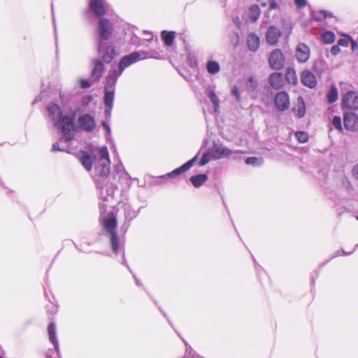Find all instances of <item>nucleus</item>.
<instances>
[{
  "label": "nucleus",
  "instance_id": "49530a36",
  "mask_svg": "<svg viewBox=\"0 0 358 358\" xmlns=\"http://www.w3.org/2000/svg\"><path fill=\"white\" fill-rule=\"evenodd\" d=\"M278 7V4L277 2V0H271L270 4H269V9L273 10L275 9Z\"/></svg>",
  "mask_w": 358,
  "mask_h": 358
},
{
  "label": "nucleus",
  "instance_id": "c03bdc74",
  "mask_svg": "<svg viewBox=\"0 0 358 358\" xmlns=\"http://www.w3.org/2000/svg\"><path fill=\"white\" fill-rule=\"evenodd\" d=\"M352 174L355 178L358 180V164L352 168Z\"/></svg>",
  "mask_w": 358,
  "mask_h": 358
},
{
  "label": "nucleus",
  "instance_id": "a878e982",
  "mask_svg": "<svg viewBox=\"0 0 358 358\" xmlns=\"http://www.w3.org/2000/svg\"><path fill=\"white\" fill-rule=\"evenodd\" d=\"M327 101L329 103L336 102L338 99V90L335 85H331L327 93Z\"/></svg>",
  "mask_w": 358,
  "mask_h": 358
},
{
  "label": "nucleus",
  "instance_id": "5701e85b",
  "mask_svg": "<svg viewBox=\"0 0 358 358\" xmlns=\"http://www.w3.org/2000/svg\"><path fill=\"white\" fill-rule=\"evenodd\" d=\"M207 180L208 176L206 174H199L190 178V181L196 188L201 187L205 182L207 181Z\"/></svg>",
  "mask_w": 358,
  "mask_h": 358
},
{
  "label": "nucleus",
  "instance_id": "1a4fd4ad",
  "mask_svg": "<svg viewBox=\"0 0 358 358\" xmlns=\"http://www.w3.org/2000/svg\"><path fill=\"white\" fill-rule=\"evenodd\" d=\"M344 126L350 131L358 130V115L354 113H348L344 115Z\"/></svg>",
  "mask_w": 358,
  "mask_h": 358
},
{
  "label": "nucleus",
  "instance_id": "79ce46f5",
  "mask_svg": "<svg viewBox=\"0 0 358 358\" xmlns=\"http://www.w3.org/2000/svg\"><path fill=\"white\" fill-rule=\"evenodd\" d=\"M350 41L348 38H341L338 41V45L347 47L348 46Z\"/></svg>",
  "mask_w": 358,
  "mask_h": 358
},
{
  "label": "nucleus",
  "instance_id": "09e8293b",
  "mask_svg": "<svg viewBox=\"0 0 358 358\" xmlns=\"http://www.w3.org/2000/svg\"><path fill=\"white\" fill-rule=\"evenodd\" d=\"M102 126L106 129V131L108 134H110L111 132L110 127H109V125L108 124H106V122H102Z\"/></svg>",
  "mask_w": 358,
  "mask_h": 358
},
{
  "label": "nucleus",
  "instance_id": "f3484780",
  "mask_svg": "<svg viewBox=\"0 0 358 358\" xmlns=\"http://www.w3.org/2000/svg\"><path fill=\"white\" fill-rule=\"evenodd\" d=\"M104 92L105 113L106 115L110 116L113 106L114 91L107 90V91H104Z\"/></svg>",
  "mask_w": 358,
  "mask_h": 358
},
{
  "label": "nucleus",
  "instance_id": "c85d7f7f",
  "mask_svg": "<svg viewBox=\"0 0 358 358\" xmlns=\"http://www.w3.org/2000/svg\"><path fill=\"white\" fill-rule=\"evenodd\" d=\"M335 34L330 31L324 32L322 35V41L324 43L331 44L335 41Z\"/></svg>",
  "mask_w": 358,
  "mask_h": 358
},
{
  "label": "nucleus",
  "instance_id": "20e7f679",
  "mask_svg": "<svg viewBox=\"0 0 358 358\" xmlns=\"http://www.w3.org/2000/svg\"><path fill=\"white\" fill-rule=\"evenodd\" d=\"M103 227L110 238V246L115 253L120 249L119 236L117 232V220L113 213H110L103 220Z\"/></svg>",
  "mask_w": 358,
  "mask_h": 358
},
{
  "label": "nucleus",
  "instance_id": "6e6552de",
  "mask_svg": "<svg viewBox=\"0 0 358 358\" xmlns=\"http://www.w3.org/2000/svg\"><path fill=\"white\" fill-rule=\"evenodd\" d=\"M140 60L141 57L138 52H134L128 55L124 56L120 62L118 70L121 71L122 73L123 71L127 67Z\"/></svg>",
  "mask_w": 358,
  "mask_h": 358
},
{
  "label": "nucleus",
  "instance_id": "2eb2a0df",
  "mask_svg": "<svg viewBox=\"0 0 358 358\" xmlns=\"http://www.w3.org/2000/svg\"><path fill=\"white\" fill-rule=\"evenodd\" d=\"M302 83L309 87L314 88L317 85V79L313 73L309 70H304L301 74Z\"/></svg>",
  "mask_w": 358,
  "mask_h": 358
},
{
  "label": "nucleus",
  "instance_id": "7c9ffc66",
  "mask_svg": "<svg viewBox=\"0 0 358 358\" xmlns=\"http://www.w3.org/2000/svg\"><path fill=\"white\" fill-rule=\"evenodd\" d=\"M257 80L254 77H250L246 83L247 90L253 92L257 88Z\"/></svg>",
  "mask_w": 358,
  "mask_h": 358
},
{
  "label": "nucleus",
  "instance_id": "4d7b16f0",
  "mask_svg": "<svg viewBox=\"0 0 358 358\" xmlns=\"http://www.w3.org/2000/svg\"><path fill=\"white\" fill-rule=\"evenodd\" d=\"M357 220H358V217H357Z\"/></svg>",
  "mask_w": 358,
  "mask_h": 358
},
{
  "label": "nucleus",
  "instance_id": "f704fd0d",
  "mask_svg": "<svg viewBox=\"0 0 358 358\" xmlns=\"http://www.w3.org/2000/svg\"><path fill=\"white\" fill-rule=\"evenodd\" d=\"M212 157L213 155L211 152H208L203 153L199 162V165L204 166L211 160Z\"/></svg>",
  "mask_w": 358,
  "mask_h": 358
},
{
  "label": "nucleus",
  "instance_id": "f03ea898",
  "mask_svg": "<svg viewBox=\"0 0 358 358\" xmlns=\"http://www.w3.org/2000/svg\"><path fill=\"white\" fill-rule=\"evenodd\" d=\"M98 31L100 38L98 47L99 55L106 63H109L115 55L113 45L108 41L113 32L110 22L106 18H101L99 21Z\"/></svg>",
  "mask_w": 358,
  "mask_h": 358
},
{
  "label": "nucleus",
  "instance_id": "2f4dec72",
  "mask_svg": "<svg viewBox=\"0 0 358 358\" xmlns=\"http://www.w3.org/2000/svg\"><path fill=\"white\" fill-rule=\"evenodd\" d=\"M215 152L217 155V158L227 157L231 155V150L224 148H216Z\"/></svg>",
  "mask_w": 358,
  "mask_h": 358
},
{
  "label": "nucleus",
  "instance_id": "a18cd8bd",
  "mask_svg": "<svg viewBox=\"0 0 358 358\" xmlns=\"http://www.w3.org/2000/svg\"><path fill=\"white\" fill-rule=\"evenodd\" d=\"M294 1L299 8H303L306 4V0H294Z\"/></svg>",
  "mask_w": 358,
  "mask_h": 358
},
{
  "label": "nucleus",
  "instance_id": "a19ab883",
  "mask_svg": "<svg viewBox=\"0 0 358 358\" xmlns=\"http://www.w3.org/2000/svg\"><path fill=\"white\" fill-rule=\"evenodd\" d=\"M283 29H284V33L287 35V36H288L292 31V26L289 22L285 23Z\"/></svg>",
  "mask_w": 358,
  "mask_h": 358
},
{
  "label": "nucleus",
  "instance_id": "ea45409f",
  "mask_svg": "<svg viewBox=\"0 0 358 358\" xmlns=\"http://www.w3.org/2000/svg\"><path fill=\"white\" fill-rule=\"evenodd\" d=\"M232 94L236 97V101H241V94L238 87L234 86L232 90Z\"/></svg>",
  "mask_w": 358,
  "mask_h": 358
},
{
  "label": "nucleus",
  "instance_id": "72a5a7b5",
  "mask_svg": "<svg viewBox=\"0 0 358 358\" xmlns=\"http://www.w3.org/2000/svg\"><path fill=\"white\" fill-rule=\"evenodd\" d=\"M332 126L336 128L338 132L342 131V120L341 117L334 116L332 120Z\"/></svg>",
  "mask_w": 358,
  "mask_h": 358
},
{
  "label": "nucleus",
  "instance_id": "37998d69",
  "mask_svg": "<svg viewBox=\"0 0 358 358\" xmlns=\"http://www.w3.org/2000/svg\"><path fill=\"white\" fill-rule=\"evenodd\" d=\"M341 52V49L338 45H334L331 47V52L334 55H338Z\"/></svg>",
  "mask_w": 358,
  "mask_h": 358
},
{
  "label": "nucleus",
  "instance_id": "b1692460",
  "mask_svg": "<svg viewBox=\"0 0 358 358\" xmlns=\"http://www.w3.org/2000/svg\"><path fill=\"white\" fill-rule=\"evenodd\" d=\"M299 117H302L306 113V105L302 97L299 96L297 99V105L294 109Z\"/></svg>",
  "mask_w": 358,
  "mask_h": 358
},
{
  "label": "nucleus",
  "instance_id": "8fccbe9b",
  "mask_svg": "<svg viewBox=\"0 0 358 358\" xmlns=\"http://www.w3.org/2000/svg\"><path fill=\"white\" fill-rule=\"evenodd\" d=\"M52 150L53 151H57V150H62L59 147V143H54L52 145Z\"/></svg>",
  "mask_w": 358,
  "mask_h": 358
},
{
  "label": "nucleus",
  "instance_id": "ddd939ff",
  "mask_svg": "<svg viewBox=\"0 0 358 358\" xmlns=\"http://www.w3.org/2000/svg\"><path fill=\"white\" fill-rule=\"evenodd\" d=\"M121 71L116 69L110 70L106 77V83L104 91H107V90L114 91L117 80L121 76Z\"/></svg>",
  "mask_w": 358,
  "mask_h": 358
},
{
  "label": "nucleus",
  "instance_id": "dca6fc26",
  "mask_svg": "<svg viewBox=\"0 0 358 358\" xmlns=\"http://www.w3.org/2000/svg\"><path fill=\"white\" fill-rule=\"evenodd\" d=\"M196 159H197V155L194 157L192 159L189 160L188 162H187L185 164H184L179 168L167 174V176L169 178H173L176 176H178V175H180V174L185 173L186 171H187L189 169H190L192 166V165L196 161Z\"/></svg>",
  "mask_w": 358,
  "mask_h": 358
},
{
  "label": "nucleus",
  "instance_id": "7ed1b4c3",
  "mask_svg": "<svg viewBox=\"0 0 358 358\" xmlns=\"http://www.w3.org/2000/svg\"><path fill=\"white\" fill-rule=\"evenodd\" d=\"M97 158L101 169L100 175L102 177H107L110 173V161L109 154L106 146H101L96 150V155L94 158L85 151H82L79 154L78 159L87 171H90L92 169L94 160Z\"/></svg>",
  "mask_w": 358,
  "mask_h": 358
},
{
  "label": "nucleus",
  "instance_id": "c756f323",
  "mask_svg": "<svg viewBox=\"0 0 358 358\" xmlns=\"http://www.w3.org/2000/svg\"><path fill=\"white\" fill-rule=\"evenodd\" d=\"M286 80L290 84H296L297 83V76L296 72L292 69H288L285 74Z\"/></svg>",
  "mask_w": 358,
  "mask_h": 358
},
{
  "label": "nucleus",
  "instance_id": "6e6d98bb",
  "mask_svg": "<svg viewBox=\"0 0 358 358\" xmlns=\"http://www.w3.org/2000/svg\"><path fill=\"white\" fill-rule=\"evenodd\" d=\"M0 358H3V357H2L1 356H0Z\"/></svg>",
  "mask_w": 358,
  "mask_h": 358
},
{
  "label": "nucleus",
  "instance_id": "39448f33",
  "mask_svg": "<svg viewBox=\"0 0 358 358\" xmlns=\"http://www.w3.org/2000/svg\"><path fill=\"white\" fill-rule=\"evenodd\" d=\"M89 9L96 17H101L111 10L110 5L106 0H90Z\"/></svg>",
  "mask_w": 358,
  "mask_h": 358
},
{
  "label": "nucleus",
  "instance_id": "f8f14e48",
  "mask_svg": "<svg viewBox=\"0 0 358 358\" xmlns=\"http://www.w3.org/2000/svg\"><path fill=\"white\" fill-rule=\"evenodd\" d=\"M121 71L116 69L110 70L106 77V83L104 91H107V90L114 91L117 80L121 76Z\"/></svg>",
  "mask_w": 358,
  "mask_h": 358
},
{
  "label": "nucleus",
  "instance_id": "9b49d317",
  "mask_svg": "<svg viewBox=\"0 0 358 358\" xmlns=\"http://www.w3.org/2000/svg\"><path fill=\"white\" fill-rule=\"evenodd\" d=\"M281 34L282 32L278 27L275 26L269 27L266 34V42L271 45H276Z\"/></svg>",
  "mask_w": 358,
  "mask_h": 358
},
{
  "label": "nucleus",
  "instance_id": "0eeeda50",
  "mask_svg": "<svg viewBox=\"0 0 358 358\" xmlns=\"http://www.w3.org/2000/svg\"><path fill=\"white\" fill-rule=\"evenodd\" d=\"M269 65L274 70H280L283 68L285 64V57L280 49H275L270 54Z\"/></svg>",
  "mask_w": 358,
  "mask_h": 358
},
{
  "label": "nucleus",
  "instance_id": "aec40b11",
  "mask_svg": "<svg viewBox=\"0 0 358 358\" xmlns=\"http://www.w3.org/2000/svg\"><path fill=\"white\" fill-rule=\"evenodd\" d=\"M247 43L248 48L252 51L255 52L258 50L260 44L259 38L255 34H250L247 38Z\"/></svg>",
  "mask_w": 358,
  "mask_h": 358
},
{
  "label": "nucleus",
  "instance_id": "f257e3e1",
  "mask_svg": "<svg viewBox=\"0 0 358 358\" xmlns=\"http://www.w3.org/2000/svg\"><path fill=\"white\" fill-rule=\"evenodd\" d=\"M47 110L48 116L54 125L64 134L83 131L90 133L96 127L95 120L92 115L90 114L78 115L77 109L62 110L58 105L51 103L48 106Z\"/></svg>",
  "mask_w": 358,
  "mask_h": 358
},
{
  "label": "nucleus",
  "instance_id": "cd10ccee",
  "mask_svg": "<svg viewBox=\"0 0 358 358\" xmlns=\"http://www.w3.org/2000/svg\"><path fill=\"white\" fill-rule=\"evenodd\" d=\"M174 34L173 31H163L162 32V38L166 45L170 46L173 44L175 38Z\"/></svg>",
  "mask_w": 358,
  "mask_h": 358
},
{
  "label": "nucleus",
  "instance_id": "6ab92c4d",
  "mask_svg": "<svg viewBox=\"0 0 358 358\" xmlns=\"http://www.w3.org/2000/svg\"><path fill=\"white\" fill-rule=\"evenodd\" d=\"M269 83L271 87L275 90H279L281 88L284 84V79L282 73H272L269 78Z\"/></svg>",
  "mask_w": 358,
  "mask_h": 358
},
{
  "label": "nucleus",
  "instance_id": "bb28decb",
  "mask_svg": "<svg viewBox=\"0 0 358 358\" xmlns=\"http://www.w3.org/2000/svg\"><path fill=\"white\" fill-rule=\"evenodd\" d=\"M261 11L257 5H252L249 9V18L251 21L255 22L259 17Z\"/></svg>",
  "mask_w": 358,
  "mask_h": 358
},
{
  "label": "nucleus",
  "instance_id": "58836bf2",
  "mask_svg": "<svg viewBox=\"0 0 358 358\" xmlns=\"http://www.w3.org/2000/svg\"><path fill=\"white\" fill-rule=\"evenodd\" d=\"M293 137L297 143H303L308 141V136H293Z\"/></svg>",
  "mask_w": 358,
  "mask_h": 358
},
{
  "label": "nucleus",
  "instance_id": "412c9836",
  "mask_svg": "<svg viewBox=\"0 0 358 358\" xmlns=\"http://www.w3.org/2000/svg\"><path fill=\"white\" fill-rule=\"evenodd\" d=\"M103 64L101 61L99 59L94 61V67L92 71V76L95 79L101 78L103 71Z\"/></svg>",
  "mask_w": 358,
  "mask_h": 358
},
{
  "label": "nucleus",
  "instance_id": "de8ad7c7",
  "mask_svg": "<svg viewBox=\"0 0 358 358\" xmlns=\"http://www.w3.org/2000/svg\"><path fill=\"white\" fill-rule=\"evenodd\" d=\"M74 136H63L61 141H63L64 142L71 141L73 139Z\"/></svg>",
  "mask_w": 358,
  "mask_h": 358
},
{
  "label": "nucleus",
  "instance_id": "393cba45",
  "mask_svg": "<svg viewBox=\"0 0 358 358\" xmlns=\"http://www.w3.org/2000/svg\"><path fill=\"white\" fill-rule=\"evenodd\" d=\"M206 70L208 73L214 75L220 71V66L219 63L214 60H209L206 63Z\"/></svg>",
  "mask_w": 358,
  "mask_h": 358
},
{
  "label": "nucleus",
  "instance_id": "423d86ee",
  "mask_svg": "<svg viewBox=\"0 0 358 358\" xmlns=\"http://www.w3.org/2000/svg\"><path fill=\"white\" fill-rule=\"evenodd\" d=\"M341 106L350 110H358V94L355 91L346 92L343 98Z\"/></svg>",
  "mask_w": 358,
  "mask_h": 358
},
{
  "label": "nucleus",
  "instance_id": "4be33fe9",
  "mask_svg": "<svg viewBox=\"0 0 358 358\" xmlns=\"http://www.w3.org/2000/svg\"><path fill=\"white\" fill-rule=\"evenodd\" d=\"M48 332L50 341L53 344L56 350H58L59 343L56 336L55 325L53 322L49 324L48 327Z\"/></svg>",
  "mask_w": 358,
  "mask_h": 358
},
{
  "label": "nucleus",
  "instance_id": "c9c22d12",
  "mask_svg": "<svg viewBox=\"0 0 358 358\" xmlns=\"http://www.w3.org/2000/svg\"><path fill=\"white\" fill-rule=\"evenodd\" d=\"M138 54H140L141 60L148 58L159 59V56L147 51H141L138 52Z\"/></svg>",
  "mask_w": 358,
  "mask_h": 358
},
{
  "label": "nucleus",
  "instance_id": "e433bc0d",
  "mask_svg": "<svg viewBox=\"0 0 358 358\" xmlns=\"http://www.w3.org/2000/svg\"><path fill=\"white\" fill-rule=\"evenodd\" d=\"M334 15L331 13L326 10H321L318 15H315V18L317 20H322V18H327V17H333Z\"/></svg>",
  "mask_w": 358,
  "mask_h": 358
},
{
  "label": "nucleus",
  "instance_id": "5fc2aeb1",
  "mask_svg": "<svg viewBox=\"0 0 358 358\" xmlns=\"http://www.w3.org/2000/svg\"><path fill=\"white\" fill-rule=\"evenodd\" d=\"M292 147H295L296 145L294 144H291Z\"/></svg>",
  "mask_w": 358,
  "mask_h": 358
},
{
  "label": "nucleus",
  "instance_id": "864d4df0",
  "mask_svg": "<svg viewBox=\"0 0 358 358\" xmlns=\"http://www.w3.org/2000/svg\"><path fill=\"white\" fill-rule=\"evenodd\" d=\"M266 6V3H262V6L265 7Z\"/></svg>",
  "mask_w": 358,
  "mask_h": 358
},
{
  "label": "nucleus",
  "instance_id": "9d476101",
  "mask_svg": "<svg viewBox=\"0 0 358 358\" xmlns=\"http://www.w3.org/2000/svg\"><path fill=\"white\" fill-rule=\"evenodd\" d=\"M310 49L308 46L303 43H300L296 48V59L301 63L306 62L310 58Z\"/></svg>",
  "mask_w": 358,
  "mask_h": 358
},
{
  "label": "nucleus",
  "instance_id": "a211bd4d",
  "mask_svg": "<svg viewBox=\"0 0 358 358\" xmlns=\"http://www.w3.org/2000/svg\"><path fill=\"white\" fill-rule=\"evenodd\" d=\"M206 96L210 99L213 104L214 112L217 113L220 108V99L212 88H207L205 91Z\"/></svg>",
  "mask_w": 358,
  "mask_h": 358
},
{
  "label": "nucleus",
  "instance_id": "603ef678",
  "mask_svg": "<svg viewBox=\"0 0 358 358\" xmlns=\"http://www.w3.org/2000/svg\"><path fill=\"white\" fill-rule=\"evenodd\" d=\"M352 49H354L355 48V46H357V45L355 43L352 42Z\"/></svg>",
  "mask_w": 358,
  "mask_h": 358
},
{
  "label": "nucleus",
  "instance_id": "4c0bfd02",
  "mask_svg": "<svg viewBox=\"0 0 358 358\" xmlns=\"http://www.w3.org/2000/svg\"><path fill=\"white\" fill-rule=\"evenodd\" d=\"M78 83L83 89H87L91 86V83L88 80L80 79Z\"/></svg>",
  "mask_w": 358,
  "mask_h": 358
},
{
  "label": "nucleus",
  "instance_id": "473e14b6",
  "mask_svg": "<svg viewBox=\"0 0 358 358\" xmlns=\"http://www.w3.org/2000/svg\"><path fill=\"white\" fill-rule=\"evenodd\" d=\"M245 164L248 165H257L263 163V159L262 158H257L255 157H248L245 161Z\"/></svg>",
  "mask_w": 358,
  "mask_h": 358
},
{
  "label": "nucleus",
  "instance_id": "3c124183",
  "mask_svg": "<svg viewBox=\"0 0 358 358\" xmlns=\"http://www.w3.org/2000/svg\"><path fill=\"white\" fill-rule=\"evenodd\" d=\"M294 134H300V135H302V134H305V133L303 131H297Z\"/></svg>",
  "mask_w": 358,
  "mask_h": 358
},
{
  "label": "nucleus",
  "instance_id": "4468645a",
  "mask_svg": "<svg viewBox=\"0 0 358 358\" xmlns=\"http://www.w3.org/2000/svg\"><path fill=\"white\" fill-rule=\"evenodd\" d=\"M275 105L279 110H285L289 106V99L287 93L281 92L275 97Z\"/></svg>",
  "mask_w": 358,
  "mask_h": 358
}]
</instances>
